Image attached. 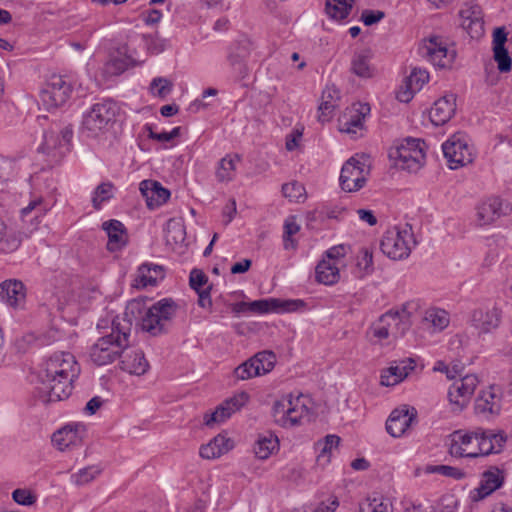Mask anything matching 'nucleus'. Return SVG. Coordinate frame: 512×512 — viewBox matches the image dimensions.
Instances as JSON below:
<instances>
[{"mask_svg": "<svg viewBox=\"0 0 512 512\" xmlns=\"http://www.w3.org/2000/svg\"><path fill=\"white\" fill-rule=\"evenodd\" d=\"M72 92L73 84L68 77L53 74L43 84L40 100L47 110H52L65 105Z\"/></svg>", "mask_w": 512, "mask_h": 512, "instance_id": "0eeeda50", "label": "nucleus"}, {"mask_svg": "<svg viewBox=\"0 0 512 512\" xmlns=\"http://www.w3.org/2000/svg\"><path fill=\"white\" fill-rule=\"evenodd\" d=\"M354 0H326L327 15L336 20L345 19L351 12Z\"/></svg>", "mask_w": 512, "mask_h": 512, "instance_id": "a18cd8bd", "label": "nucleus"}, {"mask_svg": "<svg viewBox=\"0 0 512 512\" xmlns=\"http://www.w3.org/2000/svg\"><path fill=\"white\" fill-rule=\"evenodd\" d=\"M309 399L303 394L282 396L273 404V417L275 423L282 427H293L301 423L308 416Z\"/></svg>", "mask_w": 512, "mask_h": 512, "instance_id": "20e7f679", "label": "nucleus"}, {"mask_svg": "<svg viewBox=\"0 0 512 512\" xmlns=\"http://www.w3.org/2000/svg\"><path fill=\"white\" fill-rule=\"evenodd\" d=\"M12 498L17 504L24 506H31L37 500L36 495L33 494L30 490L20 488L15 489L12 492Z\"/></svg>", "mask_w": 512, "mask_h": 512, "instance_id": "e2e57ef3", "label": "nucleus"}, {"mask_svg": "<svg viewBox=\"0 0 512 512\" xmlns=\"http://www.w3.org/2000/svg\"><path fill=\"white\" fill-rule=\"evenodd\" d=\"M97 329L101 336L90 347V360L97 366L111 364L129 346L132 321L128 313L123 316L100 319Z\"/></svg>", "mask_w": 512, "mask_h": 512, "instance_id": "f03ea898", "label": "nucleus"}, {"mask_svg": "<svg viewBox=\"0 0 512 512\" xmlns=\"http://www.w3.org/2000/svg\"><path fill=\"white\" fill-rule=\"evenodd\" d=\"M267 300L274 301L271 304L273 307L270 309L271 311H284V312H294L306 306L305 302L300 299H292V300H280L276 298H268Z\"/></svg>", "mask_w": 512, "mask_h": 512, "instance_id": "4d7b16f0", "label": "nucleus"}, {"mask_svg": "<svg viewBox=\"0 0 512 512\" xmlns=\"http://www.w3.org/2000/svg\"><path fill=\"white\" fill-rule=\"evenodd\" d=\"M373 336L379 340L387 339L390 335L393 336L394 331H389L387 327L381 322L380 318L372 326Z\"/></svg>", "mask_w": 512, "mask_h": 512, "instance_id": "774afa93", "label": "nucleus"}, {"mask_svg": "<svg viewBox=\"0 0 512 512\" xmlns=\"http://www.w3.org/2000/svg\"><path fill=\"white\" fill-rule=\"evenodd\" d=\"M381 322L389 331H394L393 336L398 337L410 328V313L403 308L401 311H388L380 316Z\"/></svg>", "mask_w": 512, "mask_h": 512, "instance_id": "cd10ccee", "label": "nucleus"}, {"mask_svg": "<svg viewBox=\"0 0 512 512\" xmlns=\"http://www.w3.org/2000/svg\"><path fill=\"white\" fill-rule=\"evenodd\" d=\"M114 185L112 182H102L99 184L92 195V205L96 210H99L102 204L113 197Z\"/></svg>", "mask_w": 512, "mask_h": 512, "instance_id": "de8ad7c7", "label": "nucleus"}, {"mask_svg": "<svg viewBox=\"0 0 512 512\" xmlns=\"http://www.w3.org/2000/svg\"><path fill=\"white\" fill-rule=\"evenodd\" d=\"M345 255H346V247L344 245H337V246H333L330 249H328L326 251L323 259L331 260L333 262H338L339 265L342 267V266H344L343 258Z\"/></svg>", "mask_w": 512, "mask_h": 512, "instance_id": "69168bd1", "label": "nucleus"}, {"mask_svg": "<svg viewBox=\"0 0 512 512\" xmlns=\"http://www.w3.org/2000/svg\"><path fill=\"white\" fill-rule=\"evenodd\" d=\"M339 98V91L334 87H327L322 93V102L319 106V120L327 121L336 107Z\"/></svg>", "mask_w": 512, "mask_h": 512, "instance_id": "79ce46f5", "label": "nucleus"}, {"mask_svg": "<svg viewBox=\"0 0 512 512\" xmlns=\"http://www.w3.org/2000/svg\"><path fill=\"white\" fill-rule=\"evenodd\" d=\"M372 51L364 49L356 52L351 61V71L361 78H370L374 74V68L371 65Z\"/></svg>", "mask_w": 512, "mask_h": 512, "instance_id": "c9c22d12", "label": "nucleus"}, {"mask_svg": "<svg viewBox=\"0 0 512 512\" xmlns=\"http://www.w3.org/2000/svg\"><path fill=\"white\" fill-rule=\"evenodd\" d=\"M373 271V253L368 247H363L356 256V268L354 273L357 278H363L372 274Z\"/></svg>", "mask_w": 512, "mask_h": 512, "instance_id": "c03bdc74", "label": "nucleus"}, {"mask_svg": "<svg viewBox=\"0 0 512 512\" xmlns=\"http://www.w3.org/2000/svg\"><path fill=\"white\" fill-rule=\"evenodd\" d=\"M476 457L499 453L506 442V437L501 432L477 428Z\"/></svg>", "mask_w": 512, "mask_h": 512, "instance_id": "412c9836", "label": "nucleus"}, {"mask_svg": "<svg viewBox=\"0 0 512 512\" xmlns=\"http://www.w3.org/2000/svg\"><path fill=\"white\" fill-rule=\"evenodd\" d=\"M21 243V234L14 230H9L6 224L0 220V251L12 253L20 247Z\"/></svg>", "mask_w": 512, "mask_h": 512, "instance_id": "58836bf2", "label": "nucleus"}, {"mask_svg": "<svg viewBox=\"0 0 512 512\" xmlns=\"http://www.w3.org/2000/svg\"><path fill=\"white\" fill-rule=\"evenodd\" d=\"M208 282V277L204 274L203 271L199 269H193L190 272L189 283L190 287L195 291H201L205 289L204 286Z\"/></svg>", "mask_w": 512, "mask_h": 512, "instance_id": "0e129e2a", "label": "nucleus"}, {"mask_svg": "<svg viewBox=\"0 0 512 512\" xmlns=\"http://www.w3.org/2000/svg\"><path fill=\"white\" fill-rule=\"evenodd\" d=\"M427 472L440 474L445 477L453 478L456 480L463 479L465 473L459 468L448 465H433L427 467Z\"/></svg>", "mask_w": 512, "mask_h": 512, "instance_id": "13d9d810", "label": "nucleus"}, {"mask_svg": "<svg viewBox=\"0 0 512 512\" xmlns=\"http://www.w3.org/2000/svg\"><path fill=\"white\" fill-rule=\"evenodd\" d=\"M422 55L433 65L444 68L452 64L455 59V50L449 49L442 37H430L421 48Z\"/></svg>", "mask_w": 512, "mask_h": 512, "instance_id": "ddd939ff", "label": "nucleus"}, {"mask_svg": "<svg viewBox=\"0 0 512 512\" xmlns=\"http://www.w3.org/2000/svg\"><path fill=\"white\" fill-rule=\"evenodd\" d=\"M510 207L499 197H489L481 201L476 207L477 222L480 226L494 223L506 215Z\"/></svg>", "mask_w": 512, "mask_h": 512, "instance_id": "4468645a", "label": "nucleus"}, {"mask_svg": "<svg viewBox=\"0 0 512 512\" xmlns=\"http://www.w3.org/2000/svg\"><path fill=\"white\" fill-rule=\"evenodd\" d=\"M462 28L473 39H478L484 34V21L482 9L476 3H466L459 11Z\"/></svg>", "mask_w": 512, "mask_h": 512, "instance_id": "2eb2a0df", "label": "nucleus"}, {"mask_svg": "<svg viewBox=\"0 0 512 512\" xmlns=\"http://www.w3.org/2000/svg\"><path fill=\"white\" fill-rule=\"evenodd\" d=\"M450 322L449 314L440 308H429L423 316V323L434 332L444 330Z\"/></svg>", "mask_w": 512, "mask_h": 512, "instance_id": "ea45409f", "label": "nucleus"}, {"mask_svg": "<svg viewBox=\"0 0 512 512\" xmlns=\"http://www.w3.org/2000/svg\"><path fill=\"white\" fill-rule=\"evenodd\" d=\"M142 40L146 49L152 54H159L165 49V41L157 34L143 35Z\"/></svg>", "mask_w": 512, "mask_h": 512, "instance_id": "052dcab7", "label": "nucleus"}, {"mask_svg": "<svg viewBox=\"0 0 512 512\" xmlns=\"http://www.w3.org/2000/svg\"><path fill=\"white\" fill-rule=\"evenodd\" d=\"M366 161L367 159L361 156L351 157L344 163L339 178L342 190L356 192L365 185L370 172V166Z\"/></svg>", "mask_w": 512, "mask_h": 512, "instance_id": "9d476101", "label": "nucleus"}, {"mask_svg": "<svg viewBox=\"0 0 512 512\" xmlns=\"http://www.w3.org/2000/svg\"><path fill=\"white\" fill-rule=\"evenodd\" d=\"M38 149L51 157L53 161L60 160L68 151V147H65L60 140V135L53 131L44 133V141Z\"/></svg>", "mask_w": 512, "mask_h": 512, "instance_id": "72a5a7b5", "label": "nucleus"}, {"mask_svg": "<svg viewBox=\"0 0 512 512\" xmlns=\"http://www.w3.org/2000/svg\"><path fill=\"white\" fill-rule=\"evenodd\" d=\"M340 440V437L337 435H327L324 441L318 444L319 447H321L320 453L318 455V461L328 463L330 461L333 450L338 448Z\"/></svg>", "mask_w": 512, "mask_h": 512, "instance_id": "8fccbe9b", "label": "nucleus"}, {"mask_svg": "<svg viewBox=\"0 0 512 512\" xmlns=\"http://www.w3.org/2000/svg\"><path fill=\"white\" fill-rule=\"evenodd\" d=\"M424 142L420 139L407 138L401 144L391 149L389 157L395 166L409 172L418 171L425 161Z\"/></svg>", "mask_w": 512, "mask_h": 512, "instance_id": "423d86ee", "label": "nucleus"}, {"mask_svg": "<svg viewBox=\"0 0 512 512\" xmlns=\"http://www.w3.org/2000/svg\"><path fill=\"white\" fill-rule=\"evenodd\" d=\"M173 89V83L164 77H156L150 83V91L159 98L167 97Z\"/></svg>", "mask_w": 512, "mask_h": 512, "instance_id": "864d4df0", "label": "nucleus"}, {"mask_svg": "<svg viewBox=\"0 0 512 512\" xmlns=\"http://www.w3.org/2000/svg\"><path fill=\"white\" fill-rule=\"evenodd\" d=\"M478 383L476 375L468 374L451 384L448 390V399L454 412H460L467 407Z\"/></svg>", "mask_w": 512, "mask_h": 512, "instance_id": "9b49d317", "label": "nucleus"}, {"mask_svg": "<svg viewBox=\"0 0 512 512\" xmlns=\"http://www.w3.org/2000/svg\"><path fill=\"white\" fill-rule=\"evenodd\" d=\"M503 482V472L497 467H491L482 474L479 486L474 489L473 499L476 501L484 499L499 489Z\"/></svg>", "mask_w": 512, "mask_h": 512, "instance_id": "b1692460", "label": "nucleus"}, {"mask_svg": "<svg viewBox=\"0 0 512 512\" xmlns=\"http://www.w3.org/2000/svg\"><path fill=\"white\" fill-rule=\"evenodd\" d=\"M231 448L232 443L230 439L219 434L206 445H202L199 453L204 459H215L228 452Z\"/></svg>", "mask_w": 512, "mask_h": 512, "instance_id": "f704fd0d", "label": "nucleus"}, {"mask_svg": "<svg viewBox=\"0 0 512 512\" xmlns=\"http://www.w3.org/2000/svg\"><path fill=\"white\" fill-rule=\"evenodd\" d=\"M500 322V312L497 308L484 310L475 309L471 315V324L480 333L490 332L496 328Z\"/></svg>", "mask_w": 512, "mask_h": 512, "instance_id": "c756f323", "label": "nucleus"}, {"mask_svg": "<svg viewBox=\"0 0 512 512\" xmlns=\"http://www.w3.org/2000/svg\"><path fill=\"white\" fill-rule=\"evenodd\" d=\"M50 209L51 205L43 197L37 196L31 199L28 205L21 209V217L26 219L31 215V220H38Z\"/></svg>", "mask_w": 512, "mask_h": 512, "instance_id": "37998d69", "label": "nucleus"}, {"mask_svg": "<svg viewBox=\"0 0 512 512\" xmlns=\"http://www.w3.org/2000/svg\"><path fill=\"white\" fill-rule=\"evenodd\" d=\"M79 372L80 368L71 353L57 352L51 355L39 374L42 401L49 403L67 399L72 393V384Z\"/></svg>", "mask_w": 512, "mask_h": 512, "instance_id": "f257e3e1", "label": "nucleus"}, {"mask_svg": "<svg viewBox=\"0 0 512 512\" xmlns=\"http://www.w3.org/2000/svg\"><path fill=\"white\" fill-rule=\"evenodd\" d=\"M239 154H227L217 165L215 176L219 182H230L235 178L237 165L240 163Z\"/></svg>", "mask_w": 512, "mask_h": 512, "instance_id": "e433bc0d", "label": "nucleus"}, {"mask_svg": "<svg viewBox=\"0 0 512 512\" xmlns=\"http://www.w3.org/2000/svg\"><path fill=\"white\" fill-rule=\"evenodd\" d=\"M417 411L407 406L393 410L386 421V431L392 437H401L416 420Z\"/></svg>", "mask_w": 512, "mask_h": 512, "instance_id": "a211bd4d", "label": "nucleus"}, {"mask_svg": "<svg viewBox=\"0 0 512 512\" xmlns=\"http://www.w3.org/2000/svg\"><path fill=\"white\" fill-rule=\"evenodd\" d=\"M254 364L259 366L260 375L270 372L275 365L276 355L272 351H261L252 357Z\"/></svg>", "mask_w": 512, "mask_h": 512, "instance_id": "09e8293b", "label": "nucleus"}, {"mask_svg": "<svg viewBox=\"0 0 512 512\" xmlns=\"http://www.w3.org/2000/svg\"><path fill=\"white\" fill-rule=\"evenodd\" d=\"M477 429L473 431L457 430L452 434L450 454L456 457L476 458Z\"/></svg>", "mask_w": 512, "mask_h": 512, "instance_id": "dca6fc26", "label": "nucleus"}, {"mask_svg": "<svg viewBox=\"0 0 512 512\" xmlns=\"http://www.w3.org/2000/svg\"><path fill=\"white\" fill-rule=\"evenodd\" d=\"M177 311V304L164 298L149 307L142 316L141 329L152 336L165 333Z\"/></svg>", "mask_w": 512, "mask_h": 512, "instance_id": "39448f33", "label": "nucleus"}, {"mask_svg": "<svg viewBox=\"0 0 512 512\" xmlns=\"http://www.w3.org/2000/svg\"><path fill=\"white\" fill-rule=\"evenodd\" d=\"M274 301L272 300H255L250 303L247 302H238L232 305V311L235 314H240L245 311H251L253 313H268L270 312V309L273 307L271 304H273Z\"/></svg>", "mask_w": 512, "mask_h": 512, "instance_id": "49530a36", "label": "nucleus"}, {"mask_svg": "<svg viewBox=\"0 0 512 512\" xmlns=\"http://www.w3.org/2000/svg\"><path fill=\"white\" fill-rule=\"evenodd\" d=\"M442 150L450 169L466 166L475 158V150L469 137L461 132L453 134L445 141Z\"/></svg>", "mask_w": 512, "mask_h": 512, "instance_id": "6e6552de", "label": "nucleus"}, {"mask_svg": "<svg viewBox=\"0 0 512 512\" xmlns=\"http://www.w3.org/2000/svg\"><path fill=\"white\" fill-rule=\"evenodd\" d=\"M385 17L384 12L379 10H364L361 14V20L366 26L378 23Z\"/></svg>", "mask_w": 512, "mask_h": 512, "instance_id": "338daca9", "label": "nucleus"}, {"mask_svg": "<svg viewBox=\"0 0 512 512\" xmlns=\"http://www.w3.org/2000/svg\"><path fill=\"white\" fill-rule=\"evenodd\" d=\"M102 228L108 236L107 249L109 251H118L126 245V229L120 221L115 219L106 221L102 224Z\"/></svg>", "mask_w": 512, "mask_h": 512, "instance_id": "7c9ffc66", "label": "nucleus"}, {"mask_svg": "<svg viewBox=\"0 0 512 512\" xmlns=\"http://www.w3.org/2000/svg\"><path fill=\"white\" fill-rule=\"evenodd\" d=\"M502 392L496 385L489 386L479 393L475 400V413L485 419H494L502 410Z\"/></svg>", "mask_w": 512, "mask_h": 512, "instance_id": "f8f14e48", "label": "nucleus"}, {"mask_svg": "<svg viewBox=\"0 0 512 512\" xmlns=\"http://www.w3.org/2000/svg\"><path fill=\"white\" fill-rule=\"evenodd\" d=\"M249 400V395L246 392H241L234 397L226 400L223 404L218 406L214 412L206 413L204 415V423L207 426H212L215 423L224 422L233 413L243 407Z\"/></svg>", "mask_w": 512, "mask_h": 512, "instance_id": "f3484780", "label": "nucleus"}, {"mask_svg": "<svg viewBox=\"0 0 512 512\" xmlns=\"http://www.w3.org/2000/svg\"><path fill=\"white\" fill-rule=\"evenodd\" d=\"M227 60L233 71L234 77L236 79L244 78L247 74V67L243 58L236 54H229Z\"/></svg>", "mask_w": 512, "mask_h": 512, "instance_id": "680f3d73", "label": "nucleus"}, {"mask_svg": "<svg viewBox=\"0 0 512 512\" xmlns=\"http://www.w3.org/2000/svg\"><path fill=\"white\" fill-rule=\"evenodd\" d=\"M124 349L120 355V368L134 375H143L149 368L144 353L139 349Z\"/></svg>", "mask_w": 512, "mask_h": 512, "instance_id": "bb28decb", "label": "nucleus"}, {"mask_svg": "<svg viewBox=\"0 0 512 512\" xmlns=\"http://www.w3.org/2000/svg\"><path fill=\"white\" fill-rule=\"evenodd\" d=\"M300 230V226L296 223L295 217H288L284 222V234H283V242L284 248L286 250L290 248H295V241L292 239V236L298 233Z\"/></svg>", "mask_w": 512, "mask_h": 512, "instance_id": "6e6d98bb", "label": "nucleus"}, {"mask_svg": "<svg viewBox=\"0 0 512 512\" xmlns=\"http://www.w3.org/2000/svg\"><path fill=\"white\" fill-rule=\"evenodd\" d=\"M279 441L275 435H259L254 445V452L258 459L266 460L278 449Z\"/></svg>", "mask_w": 512, "mask_h": 512, "instance_id": "a19ab883", "label": "nucleus"}, {"mask_svg": "<svg viewBox=\"0 0 512 512\" xmlns=\"http://www.w3.org/2000/svg\"><path fill=\"white\" fill-rule=\"evenodd\" d=\"M282 194L290 201L301 202L305 199V188L297 181L285 183L282 185Z\"/></svg>", "mask_w": 512, "mask_h": 512, "instance_id": "603ef678", "label": "nucleus"}, {"mask_svg": "<svg viewBox=\"0 0 512 512\" xmlns=\"http://www.w3.org/2000/svg\"><path fill=\"white\" fill-rule=\"evenodd\" d=\"M26 298L24 284L16 279L5 280L0 284V299L7 305L19 308L22 307Z\"/></svg>", "mask_w": 512, "mask_h": 512, "instance_id": "393cba45", "label": "nucleus"}, {"mask_svg": "<svg viewBox=\"0 0 512 512\" xmlns=\"http://www.w3.org/2000/svg\"><path fill=\"white\" fill-rule=\"evenodd\" d=\"M507 41V32L504 27H498L493 32V51L494 59L498 64V69L501 72H508L511 70L512 60L505 49L504 45Z\"/></svg>", "mask_w": 512, "mask_h": 512, "instance_id": "c85d7f7f", "label": "nucleus"}, {"mask_svg": "<svg viewBox=\"0 0 512 512\" xmlns=\"http://www.w3.org/2000/svg\"><path fill=\"white\" fill-rule=\"evenodd\" d=\"M100 473L101 469L96 465H92L72 474L71 479L74 484L82 486L94 480Z\"/></svg>", "mask_w": 512, "mask_h": 512, "instance_id": "3c124183", "label": "nucleus"}, {"mask_svg": "<svg viewBox=\"0 0 512 512\" xmlns=\"http://www.w3.org/2000/svg\"><path fill=\"white\" fill-rule=\"evenodd\" d=\"M416 241L411 229L400 230L396 227L385 232L381 239L380 249L387 257L393 260L407 258Z\"/></svg>", "mask_w": 512, "mask_h": 512, "instance_id": "1a4fd4ad", "label": "nucleus"}, {"mask_svg": "<svg viewBox=\"0 0 512 512\" xmlns=\"http://www.w3.org/2000/svg\"><path fill=\"white\" fill-rule=\"evenodd\" d=\"M139 189L150 209L163 205L170 197V191L154 180L142 181Z\"/></svg>", "mask_w": 512, "mask_h": 512, "instance_id": "a878e982", "label": "nucleus"}, {"mask_svg": "<svg viewBox=\"0 0 512 512\" xmlns=\"http://www.w3.org/2000/svg\"><path fill=\"white\" fill-rule=\"evenodd\" d=\"M84 434V425L69 424L53 434L52 442L60 451H65L80 446L82 444Z\"/></svg>", "mask_w": 512, "mask_h": 512, "instance_id": "6ab92c4d", "label": "nucleus"}, {"mask_svg": "<svg viewBox=\"0 0 512 512\" xmlns=\"http://www.w3.org/2000/svg\"><path fill=\"white\" fill-rule=\"evenodd\" d=\"M234 375L237 379L240 380H247L252 377L260 376L259 366L254 364V361L251 357L234 370Z\"/></svg>", "mask_w": 512, "mask_h": 512, "instance_id": "5fc2aeb1", "label": "nucleus"}, {"mask_svg": "<svg viewBox=\"0 0 512 512\" xmlns=\"http://www.w3.org/2000/svg\"><path fill=\"white\" fill-rule=\"evenodd\" d=\"M360 512H392L391 507L387 502H384L383 499L373 498L367 499L360 506Z\"/></svg>", "mask_w": 512, "mask_h": 512, "instance_id": "bf43d9fd", "label": "nucleus"}, {"mask_svg": "<svg viewBox=\"0 0 512 512\" xmlns=\"http://www.w3.org/2000/svg\"><path fill=\"white\" fill-rule=\"evenodd\" d=\"M121 115L120 105L112 99L94 103L83 115L82 131L87 137L96 138L109 132Z\"/></svg>", "mask_w": 512, "mask_h": 512, "instance_id": "7ed1b4c3", "label": "nucleus"}, {"mask_svg": "<svg viewBox=\"0 0 512 512\" xmlns=\"http://www.w3.org/2000/svg\"><path fill=\"white\" fill-rule=\"evenodd\" d=\"M164 271L159 265L154 264H143L139 267L136 286L145 288L148 286H155L159 279H163Z\"/></svg>", "mask_w": 512, "mask_h": 512, "instance_id": "4c0bfd02", "label": "nucleus"}, {"mask_svg": "<svg viewBox=\"0 0 512 512\" xmlns=\"http://www.w3.org/2000/svg\"><path fill=\"white\" fill-rule=\"evenodd\" d=\"M414 369V360L408 359L397 365H392L381 373V384L383 386H394L403 381L411 370Z\"/></svg>", "mask_w": 512, "mask_h": 512, "instance_id": "2f4dec72", "label": "nucleus"}, {"mask_svg": "<svg viewBox=\"0 0 512 512\" xmlns=\"http://www.w3.org/2000/svg\"><path fill=\"white\" fill-rule=\"evenodd\" d=\"M456 111V96L452 93L446 94L436 100L429 112L431 122L435 126L446 124Z\"/></svg>", "mask_w": 512, "mask_h": 512, "instance_id": "5701e85b", "label": "nucleus"}, {"mask_svg": "<svg viewBox=\"0 0 512 512\" xmlns=\"http://www.w3.org/2000/svg\"><path fill=\"white\" fill-rule=\"evenodd\" d=\"M428 80L429 74L426 70L414 68L410 75L406 77L404 83L400 86L397 91L396 98L402 103L410 102L415 93L419 92Z\"/></svg>", "mask_w": 512, "mask_h": 512, "instance_id": "aec40b11", "label": "nucleus"}, {"mask_svg": "<svg viewBox=\"0 0 512 512\" xmlns=\"http://www.w3.org/2000/svg\"><path fill=\"white\" fill-rule=\"evenodd\" d=\"M370 113L368 104L354 105L339 119V129L341 132L356 134L358 130L364 127L365 117Z\"/></svg>", "mask_w": 512, "mask_h": 512, "instance_id": "4be33fe9", "label": "nucleus"}, {"mask_svg": "<svg viewBox=\"0 0 512 512\" xmlns=\"http://www.w3.org/2000/svg\"><path fill=\"white\" fill-rule=\"evenodd\" d=\"M340 268L338 262L322 259L316 266V280L324 285H334L340 279Z\"/></svg>", "mask_w": 512, "mask_h": 512, "instance_id": "473e14b6", "label": "nucleus"}]
</instances>
